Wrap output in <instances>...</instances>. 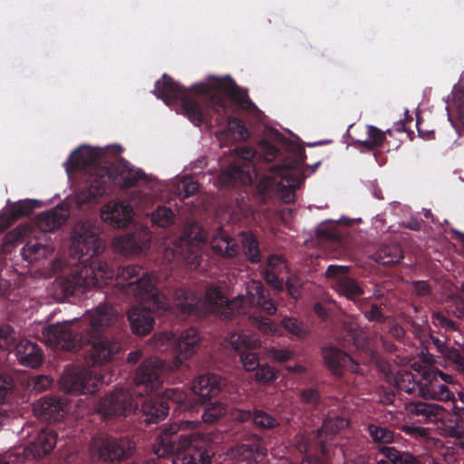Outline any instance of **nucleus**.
Here are the masks:
<instances>
[{"mask_svg":"<svg viewBox=\"0 0 464 464\" xmlns=\"http://www.w3.org/2000/svg\"><path fill=\"white\" fill-rule=\"evenodd\" d=\"M430 341L432 344L435 346L438 353L440 354L443 353V351L447 348L448 344L446 342L441 341L440 338L430 335Z\"/></svg>","mask_w":464,"mask_h":464,"instance_id":"obj_60","label":"nucleus"},{"mask_svg":"<svg viewBox=\"0 0 464 464\" xmlns=\"http://www.w3.org/2000/svg\"><path fill=\"white\" fill-rule=\"evenodd\" d=\"M154 94L167 105L179 102V111L195 126L215 121L216 125H227L229 131L239 140H246L249 132L244 122L234 116L236 106L242 110L255 107L246 90L236 84L229 76H210L208 82H198L186 88L164 73L155 82Z\"/></svg>","mask_w":464,"mask_h":464,"instance_id":"obj_1","label":"nucleus"},{"mask_svg":"<svg viewBox=\"0 0 464 464\" xmlns=\"http://www.w3.org/2000/svg\"><path fill=\"white\" fill-rule=\"evenodd\" d=\"M305 158L304 149L297 148L294 157H287L280 163L269 165L267 167L269 172L264 175L257 185L259 193L265 196L269 190L276 189L285 203L294 202L295 189L304 181L300 169Z\"/></svg>","mask_w":464,"mask_h":464,"instance_id":"obj_8","label":"nucleus"},{"mask_svg":"<svg viewBox=\"0 0 464 464\" xmlns=\"http://www.w3.org/2000/svg\"><path fill=\"white\" fill-rule=\"evenodd\" d=\"M98 153L89 146H81L73 150L67 161L64 163L68 173L84 169L95 163Z\"/></svg>","mask_w":464,"mask_h":464,"instance_id":"obj_27","label":"nucleus"},{"mask_svg":"<svg viewBox=\"0 0 464 464\" xmlns=\"http://www.w3.org/2000/svg\"><path fill=\"white\" fill-rule=\"evenodd\" d=\"M266 448L263 439L258 435H251L236 449L239 462L245 464H257L266 456Z\"/></svg>","mask_w":464,"mask_h":464,"instance_id":"obj_19","label":"nucleus"},{"mask_svg":"<svg viewBox=\"0 0 464 464\" xmlns=\"http://www.w3.org/2000/svg\"><path fill=\"white\" fill-rule=\"evenodd\" d=\"M414 287V292L419 296H426L430 293V287L429 284L425 281H414L412 283Z\"/></svg>","mask_w":464,"mask_h":464,"instance_id":"obj_54","label":"nucleus"},{"mask_svg":"<svg viewBox=\"0 0 464 464\" xmlns=\"http://www.w3.org/2000/svg\"><path fill=\"white\" fill-rule=\"evenodd\" d=\"M454 404H456L455 401H454ZM453 411H454V414L456 416L457 421H462L463 417H464V407H459L458 405H454Z\"/></svg>","mask_w":464,"mask_h":464,"instance_id":"obj_63","label":"nucleus"},{"mask_svg":"<svg viewBox=\"0 0 464 464\" xmlns=\"http://www.w3.org/2000/svg\"><path fill=\"white\" fill-rule=\"evenodd\" d=\"M132 207L121 201H110L102 211V218L114 227H127L132 219Z\"/></svg>","mask_w":464,"mask_h":464,"instance_id":"obj_23","label":"nucleus"},{"mask_svg":"<svg viewBox=\"0 0 464 464\" xmlns=\"http://www.w3.org/2000/svg\"><path fill=\"white\" fill-rule=\"evenodd\" d=\"M53 380L47 375H35L32 376L29 381V386L33 390L41 392L45 391L51 386Z\"/></svg>","mask_w":464,"mask_h":464,"instance_id":"obj_50","label":"nucleus"},{"mask_svg":"<svg viewBox=\"0 0 464 464\" xmlns=\"http://www.w3.org/2000/svg\"><path fill=\"white\" fill-rule=\"evenodd\" d=\"M35 414L48 422H57L67 413L66 400L60 397H43L34 407Z\"/></svg>","mask_w":464,"mask_h":464,"instance_id":"obj_18","label":"nucleus"},{"mask_svg":"<svg viewBox=\"0 0 464 464\" xmlns=\"http://www.w3.org/2000/svg\"><path fill=\"white\" fill-rule=\"evenodd\" d=\"M206 240L205 233L198 225H192L187 228L179 238V246L177 248L185 246L188 248V256L187 261L195 266L199 265L198 256L196 253L198 246ZM177 252L179 249L176 250Z\"/></svg>","mask_w":464,"mask_h":464,"instance_id":"obj_24","label":"nucleus"},{"mask_svg":"<svg viewBox=\"0 0 464 464\" xmlns=\"http://www.w3.org/2000/svg\"><path fill=\"white\" fill-rule=\"evenodd\" d=\"M395 384L401 392L422 399L430 394L426 384L415 380L414 374L410 371H399L394 376Z\"/></svg>","mask_w":464,"mask_h":464,"instance_id":"obj_26","label":"nucleus"},{"mask_svg":"<svg viewBox=\"0 0 464 464\" xmlns=\"http://www.w3.org/2000/svg\"><path fill=\"white\" fill-rule=\"evenodd\" d=\"M460 349L464 353V344L460 346ZM441 355L445 360L451 362L458 370L464 372V356L461 354L459 350L448 345Z\"/></svg>","mask_w":464,"mask_h":464,"instance_id":"obj_43","label":"nucleus"},{"mask_svg":"<svg viewBox=\"0 0 464 464\" xmlns=\"http://www.w3.org/2000/svg\"><path fill=\"white\" fill-rule=\"evenodd\" d=\"M283 265H284V262L280 256L272 255L267 259V268L266 269L274 270L277 266H283Z\"/></svg>","mask_w":464,"mask_h":464,"instance_id":"obj_59","label":"nucleus"},{"mask_svg":"<svg viewBox=\"0 0 464 464\" xmlns=\"http://www.w3.org/2000/svg\"><path fill=\"white\" fill-rule=\"evenodd\" d=\"M269 353L271 358L279 362H287L293 357V353L288 349L272 348Z\"/></svg>","mask_w":464,"mask_h":464,"instance_id":"obj_51","label":"nucleus"},{"mask_svg":"<svg viewBox=\"0 0 464 464\" xmlns=\"http://www.w3.org/2000/svg\"><path fill=\"white\" fill-rule=\"evenodd\" d=\"M69 212L58 206L37 216V225L44 231H53L61 227L67 220Z\"/></svg>","mask_w":464,"mask_h":464,"instance_id":"obj_28","label":"nucleus"},{"mask_svg":"<svg viewBox=\"0 0 464 464\" xmlns=\"http://www.w3.org/2000/svg\"><path fill=\"white\" fill-rule=\"evenodd\" d=\"M317 236L322 238L331 242H340L341 236L337 230V228L333 225L322 224L317 228Z\"/></svg>","mask_w":464,"mask_h":464,"instance_id":"obj_48","label":"nucleus"},{"mask_svg":"<svg viewBox=\"0 0 464 464\" xmlns=\"http://www.w3.org/2000/svg\"><path fill=\"white\" fill-rule=\"evenodd\" d=\"M256 380L258 382L267 383L276 379V372L274 368L268 365H260L256 369Z\"/></svg>","mask_w":464,"mask_h":464,"instance_id":"obj_49","label":"nucleus"},{"mask_svg":"<svg viewBox=\"0 0 464 464\" xmlns=\"http://www.w3.org/2000/svg\"><path fill=\"white\" fill-rule=\"evenodd\" d=\"M9 332V328L0 329V349L11 350L12 343L14 338L11 336Z\"/></svg>","mask_w":464,"mask_h":464,"instance_id":"obj_53","label":"nucleus"},{"mask_svg":"<svg viewBox=\"0 0 464 464\" xmlns=\"http://www.w3.org/2000/svg\"><path fill=\"white\" fill-rule=\"evenodd\" d=\"M246 290L247 296L238 295L228 300L221 289L214 285L207 287L204 298L189 290L179 288L174 293V304L184 316L216 314L224 319H231L236 314H246L249 305L260 309L267 315L276 314V304L261 282H252Z\"/></svg>","mask_w":464,"mask_h":464,"instance_id":"obj_5","label":"nucleus"},{"mask_svg":"<svg viewBox=\"0 0 464 464\" xmlns=\"http://www.w3.org/2000/svg\"><path fill=\"white\" fill-rule=\"evenodd\" d=\"M406 410L411 415L421 417V421L433 422L439 419L443 408L431 401H413L406 405Z\"/></svg>","mask_w":464,"mask_h":464,"instance_id":"obj_29","label":"nucleus"},{"mask_svg":"<svg viewBox=\"0 0 464 464\" xmlns=\"http://www.w3.org/2000/svg\"><path fill=\"white\" fill-rule=\"evenodd\" d=\"M367 135L368 139L364 140H355L354 143L366 149L367 150H373L382 146L383 142L386 140V134L391 135L392 130H387L386 131H382L379 128L367 125Z\"/></svg>","mask_w":464,"mask_h":464,"instance_id":"obj_34","label":"nucleus"},{"mask_svg":"<svg viewBox=\"0 0 464 464\" xmlns=\"http://www.w3.org/2000/svg\"><path fill=\"white\" fill-rule=\"evenodd\" d=\"M53 247L40 243L37 239L29 240L22 248L21 255L25 261L30 263L40 258H45L52 255Z\"/></svg>","mask_w":464,"mask_h":464,"instance_id":"obj_33","label":"nucleus"},{"mask_svg":"<svg viewBox=\"0 0 464 464\" xmlns=\"http://www.w3.org/2000/svg\"><path fill=\"white\" fill-rule=\"evenodd\" d=\"M348 424V420L340 416H329L324 420L322 428L316 433L318 447L323 453L325 451V440L347 427Z\"/></svg>","mask_w":464,"mask_h":464,"instance_id":"obj_30","label":"nucleus"},{"mask_svg":"<svg viewBox=\"0 0 464 464\" xmlns=\"http://www.w3.org/2000/svg\"><path fill=\"white\" fill-rule=\"evenodd\" d=\"M404 226L413 231L420 229V223L418 220L412 219L404 224Z\"/></svg>","mask_w":464,"mask_h":464,"instance_id":"obj_64","label":"nucleus"},{"mask_svg":"<svg viewBox=\"0 0 464 464\" xmlns=\"http://www.w3.org/2000/svg\"><path fill=\"white\" fill-rule=\"evenodd\" d=\"M349 267L344 266L330 265L325 272L328 278L333 279V287L340 295L345 296L348 300L357 303L361 301V296L364 294L362 287L359 283L349 275ZM368 298L362 300L366 303Z\"/></svg>","mask_w":464,"mask_h":464,"instance_id":"obj_13","label":"nucleus"},{"mask_svg":"<svg viewBox=\"0 0 464 464\" xmlns=\"http://www.w3.org/2000/svg\"><path fill=\"white\" fill-rule=\"evenodd\" d=\"M58 440V434L52 428L42 429L34 440L23 450L26 456L32 455L34 458H43L51 453L55 447Z\"/></svg>","mask_w":464,"mask_h":464,"instance_id":"obj_22","label":"nucleus"},{"mask_svg":"<svg viewBox=\"0 0 464 464\" xmlns=\"http://www.w3.org/2000/svg\"><path fill=\"white\" fill-rule=\"evenodd\" d=\"M382 345L384 349L389 353H394L397 351V346L392 341L386 338L382 339Z\"/></svg>","mask_w":464,"mask_h":464,"instance_id":"obj_62","label":"nucleus"},{"mask_svg":"<svg viewBox=\"0 0 464 464\" xmlns=\"http://www.w3.org/2000/svg\"><path fill=\"white\" fill-rule=\"evenodd\" d=\"M103 377L89 370L68 371L62 376L65 392L72 394H93L103 383Z\"/></svg>","mask_w":464,"mask_h":464,"instance_id":"obj_12","label":"nucleus"},{"mask_svg":"<svg viewBox=\"0 0 464 464\" xmlns=\"http://www.w3.org/2000/svg\"><path fill=\"white\" fill-rule=\"evenodd\" d=\"M226 380L216 373H205L197 376L191 385L193 392L202 402L218 396L226 387Z\"/></svg>","mask_w":464,"mask_h":464,"instance_id":"obj_17","label":"nucleus"},{"mask_svg":"<svg viewBox=\"0 0 464 464\" xmlns=\"http://www.w3.org/2000/svg\"><path fill=\"white\" fill-rule=\"evenodd\" d=\"M35 207L36 201L29 199L14 203L9 208L10 222L16 221L21 218L29 217Z\"/></svg>","mask_w":464,"mask_h":464,"instance_id":"obj_38","label":"nucleus"},{"mask_svg":"<svg viewBox=\"0 0 464 464\" xmlns=\"http://www.w3.org/2000/svg\"><path fill=\"white\" fill-rule=\"evenodd\" d=\"M386 304L383 302L370 303L369 308L362 310V314L369 322L382 324L387 319V316L383 313Z\"/></svg>","mask_w":464,"mask_h":464,"instance_id":"obj_42","label":"nucleus"},{"mask_svg":"<svg viewBox=\"0 0 464 464\" xmlns=\"http://www.w3.org/2000/svg\"><path fill=\"white\" fill-rule=\"evenodd\" d=\"M227 412V405L219 401L207 403L202 413L205 423L214 424L220 420Z\"/></svg>","mask_w":464,"mask_h":464,"instance_id":"obj_37","label":"nucleus"},{"mask_svg":"<svg viewBox=\"0 0 464 464\" xmlns=\"http://www.w3.org/2000/svg\"><path fill=\"white\" fill-rule=\"evenodd\" d=\"M114 306L100 304L81 319L50 324L42 331L45 343L57 349L76 352L85 345V362L89 366L102 365L115 358L121 351L119 343L100 336V333L117 321Z\"/></svg>","mask_w":464,"mask_h":464,"instance_id":"obj_3","label":"nucleus"},{"mask_svg":"<svg viewBox=\"0 0 464 464\" xmlns=\"http://www.w3.org/2000/svg\"><path fill=\"white\" fill-rule=\"evenodd\" d=\"M252 423L256 429L262 432H274L280 426V421L276 416L261 409L254 410Z\"/></svg>","mask_w":464,"mask_h":464,"instance_id":"obj_35","label":"nucleus"},{"mask_svg":"<svg viewBox=\"0 0 464 464\" xmlns=\"http://www.w3.org/2000/svg\"><path fill=\"white\" fill-rule=\"evenodd\" d=\"M150 232L147 229H140L118 237L114 241V246L124 255L139 254L150 247Z\"/></svg>","mask_w":464,"mask_h":464,"instance_id":"obj_20","label":"nucleus"},{"mask_svg":"<svg viewBox=\"0 0 464 464\" xmlns=\"http://www.w3.org/2000/svg\"><path fill=\"white\" fill-rule=\"evenodd\" d=\"M165 378L164 362L158 357L145 360L139 367L134 379L135 385L142 391L130 392L118 388L109 395L101 399L97 405L98 412L104 416H127L130 413L139 415L141 422L147 425L158 423L164 420L171 407L182 402L185 393L179 389L166 390L162 395L150 398L134 399V394L140 397L158 390Z\"/></svg>","mask_w":464,"mask_h":464,"instance_id":"obj_2","label":"nucleus"},{"mask_svg":"<svg viewBox=\"0 0 464 464\" xmlns=\"http://www.w3.org/2000/svg\"><path fill=\"white\" fill-rule=\"evenodd\" d=\"M254 325L266 334L278 335L283 327L289 334L297 337H304L307 334V330L304 324L294 317H285L281 321V324L274 323L270 318L261 315L251 316Z\"/></svg>","mask_w":464,"mask_h":464,"instance_id":"obj_16","label":"nucleus"},{"mask_svg":"<svg viewBox=\"0 0 464 464\" xmlns=\"http://www.w3.org/2000/svg\"><path fill=\"white\" fill-rule=\"evenodd\" d=\"M144 178L145 174L140 169H135L127 160H121L108 168L92 171L85 187L76 193L75 203L79 208H83L85 205L96 203L98 198L112 188V185L132 188Z\"/></svg>","mask_w":464,"mask_h":464,"instance_id":"obj_7","label":"nucleus"},{"mask_svg":"<svg viewBox=\"0 0 464 464\" xmlns=\"http://www.w3.org/2000/svg\"><path fill=\"white\" fill-rule=\"evenodd\" d=\"M389 334L392 338L401 341L405 335V330L398 324H395L390 328Z\"/></svg>","mask_w":464,"mask_h":464,"instance_id":"obj_56","label":"nucleus"},{"mask_svg":"<svg viewBox=\"0 0 464 464\" xmlns=\"http://www.w3.org/2000/svg\"><path fill=\"white\" fill-rule=\"evenodd\" d=\"M14 353L19 363L25 367L35 368L44 359L41 348L27 339L18 342L14 347Z\"/></svg>","mask_w":464,"mask_h":464,"instance_id":"obj_25","label":"nucleus"},{"mask_svg":"<svg viewBox=\"0 0 464 464\" xmlns=\"http://www.w3.org/2000/svg\"><path fill=\"white\" fill-rule=\"evenodd\" d=\"M312 440H317L316 435L300 432L293 438V444L299 452L306 453L313 448Z\"/></svg>","mask_w":464,"mask_h":464,"instance_id":"obj_45","label":"nucleus"},{"mask_svg":"<svg viewBox=\"0 0 464 464\" xmlns=\"http://www.w3.org/2000/svg\"><path fill=\"white\" fill-rule=\"evenodd\" d=\"M105 248L98 228L89 220L78 221L72 229L70 256L80 267L71 276L56 279V289L65 297L82 295L92 287L111 284L115 273L100 255Z\"/></svg>","mask_w":464,"mask_h":464,"instance_id":"obj_4","label":"nucleus"},{"mask_svg":"<svg viewBox=\"0 0 464 464\" xmlns=\"http://www.w3.org/2000/svg\"><path fill=\"white\" fill-rule=\"evenodd\" d=\"M431 320L434 326L442 328L445 332L459 331V324L455 321L448 318L441 312H433L431 314Z\"/></svg>","mask_w":464,"mask_h":464,"instance_id":"obj_44","label":"nucleus"},{"mask_svg":"<svg viewBox=\"0 0 464 464\" xmlns=\"http://www.w3.org/2000/svg\"><path fill=\"white\" fill-rule=\"evenodd\" d=\"M200 341L196 328L189 327L183 330L173 343L176 361L181 363L183 360L191 357L198 349Z\"/></svg>","mask_w":464,"mask_h":464,"instance_id":"obj_21","label":"nucleus"},{"mask_svg":"<svg viewBox=\"0 0 464 464\" xmlns=\"http://www.w3.org/2000/svg\"><path fill=\"white\" fill-rule=\"evenodd\" d=\"M367 431L372 440L378 444H390L395 439L394 432L387 427L372 423L368 425Z\"/></svg>","mask_w":464,"mask_h":464,"instance_id":"obj_39","label":"nucleus"},{"mask_svg":"<svg viewBox=\"0 0 464 464\" xmlns=\"http://www.w3.org/2000/svg\"><path fill=\"white\" fill-rule=\"evenodd\" d=\"M402 257V249L397 243L383 245L372 255V259L383 266L398 264Z\"/></svg>","mask_w":464,"mask_h":464,"instance_id":"obj_32","label":"nucleus"},{"mask_svg":"<svg viewBox=\"0 0 464 464\" xmlns=\"http://www.w3.org/2000/svg\"><path fill=\"white\" fill-rule=\"evenodd\" d=\"M266 278L268 283L277 287L282 285V280L276 275V273L271 269L266 270Z\"/></svg>","mask_w":464,"mask_h":464,"instance_id":"obj_57","label":"nucleus"},{"mask_svg":"<svg viewBox=\"0 0 464 464\" xmlns=\"http://www.w3.org/2000/svg\"><path fill=\"white\" fill-rule=\"evenodd\" d=\"M174 218L173 211L165 206L158 207L151 213V222L159 227H166L172 224Z\"/></svg>","mask_w":464,"mask_h":464,"instance_id":"obj_41","label":"nucleus"},{"mask_svg":"<svg viewBox=\"0 0 464 464\" xmlns=\"http://www.w3.org/2000/svg\"><path fill=\"white\" fill-rule=\"evenodd\" d=\"M116 280L124 294L140 303L127 314L132 333L147 335L153 329L154 314L162 315L171 310L169 298L157 288L156 276L139 265L119 267Z\"/></svg>","mask_w":464,"mask_h":464,"instance_id":"obj_6","label":"nucleus"},{"mask_svg":"<svg viewBox=\"0 0 464 464\" xmlns=\"http://www.w3.org/2000/svg\"><path fill=\"white\" fill-rule=\"evenodd\" d=\"M260 150L258 152L247 146L234 149V161L222 171L220 182L226 186L251 184L258 176L257 161L262 159L270 164L279 155L278 149L268 141H262Z\"/></svg>","mask_w":464,"mask_h":464,"instance_id":"obj_9","label":"nucleus"},{"mask_svg":"<svg viewBox=\"0 0 464 464\" xmlns=\"http://www.w3.org/2000/svg\"><path fill=\"white\" fill-rule=\"evenodd\" d=\"M227 340L232 348L238 353L240 362L246 371H254L259 366V356L256 350L261 346V342L257 338L232 333Z\"/></svg>","mask_w":464,"mask_h":464,"instance_id":"obj_14","label":"nucleus"},{"mask_svg":"<svg viewBox=\"0 0 464 464\" xmlns=\"http://www.w3.org/2000/svg\"><path fill=\"white\" fill-rule=\"evenodd\" d=\"M300 464H325L324 460L319 456L304 455Z\"/></svg>","mask_w":464,"mask_h":464,"instance_id":"obj_58","label":"nucleus"},{"mask_svg":"<svg viewBox=\"0 0 464 464\" xmlns=\"http://www.w3.org/2000/svg\"><path fill=\"white\" fill-rule=\"evenodd\" d=\"M427 388L429 389L430 394L426 396V399L434 398L440 401H450L454 398V394L445 384L436 385L430 383Z\"/></svg>","mask_w":464,"mask_h":464,"instance_id":"obj_46","label":"nucleus"},{"mask_svg":"<svg viewBox=\"0 0 464 464\" xmlns=\"http://www.w3.org/2000/svg\"><path fill=\"white\" fill-rule=\"evenodd\" d=\"M453 304L454 307L452 308L453 314L458 318H463L464 317V300L459 297L456 296L453 298Z\"/></svg>","mask_w":464,"mask_h":464,"instance_id":"obj_55","label":"nucleus"},{"mask_svg":"<svg viewBox=\"0 0 464 464\" xmlns=\"http://www.w3.org/2000/svg\"><path fill=\"white\" fill-rule=\"evenodd\" d=\"M241 246L237 240L231 237L222 227L212 235L210 246L215 255L233 258L237 256L242 248L246 259L252 264L261 261L259 241L252 232L242 231L239 234Z\"/></svg>","mask_w":464,"mask_h":464,"instance_id":"obj_11","label":"nucleus"},{"mask_svg":"<svg viewBox=\"0 0 464 464\" xmlns=\"http://www.w3.org/2000/svg\"><path fill=\"white\" fill-rule=\"evenodd\" d=\"M135 451L136 443L128 436L96 435L89 446L92 460L102 464H121L130 459Z\"/></svg>","mask_w":464,"mask_h":464,"instance_id":"obj_10","label":"nucleus"},{"mask_svg":"<svg viewBox=\"0 0 464 464\" xmlns=\"http://www.w3.org/2000/svg\"><path fill=\"white\" fill-rule=\"evenodd\" d=\"M379 451L392 464H421L414 455L408 451H400L394 447L382 446Z\"/></svg>","mask_w":464,"mask_h":464,"instance_id":"obj_36","label":"nucleus"},{"mask_svg":"<svg viewBox=\"0 0 464 464\" xmlns=\"http://www.w3.org/2000/svg\"><path fill=\"white\" fill-rule=\"evenodd\" d=\"M142 353L140 350L132 351L128 354V362L135 364L141 358Z\"/></svg>","mask_w":464,"mask_h":464,"instance_id":"obj_61","label":"nucleus"},{"mask_svg":"<svg viewBox=\"0 0 464 464\" xmlns=\"http://www.w3.org/2000/svg\"><path fill=\"white\" fill-rule=\"evenodd\" d=\"M299 398L302 403L315 408L320 403L321 395L314 388H304L300 390Z\"/></svg>","mask_w":464,"mask_h":464,"instance_id":"obj_47","label":"nucleus"},{"mask_svg":"<svg viewBox=\"0 0 464 464\" xmlns=\"http://www.w3.org/2000/svg\"><path fill=\"white\" fill-rule=\"evenodd\" d=\"M254 411L235 409L231 411V417L238 422L253 421Z\"/></svg>","mask_w":464,"mask_h":464,"instance_id":"obj_52","label":"nucleus"},{"mask_svg":"<svg viewBox=\"0 0 464 464\" xmlns=\"http://www.w3.org/2000/svg\"><path fill=\"white\" fill-rule=\"evenodd\" d=\"M198 191V183L189 176H185L179 179L173 188V193L182 199L194 196Z\"/></svg>","mask_w":464,"mask_h":464,"instance_id":"obj_40","label":"nucleus"},{"mask_svg":"<svg viewBox=\"0 0 464 464\" xmlns=\"http://www.w3.org/2000/svg\"><path fill=\"white\" fill-rule=\"evenodd\" d=\"M340 339L343 345H353L356 349H363L365 346V334L363 331L354 323L343 324Z\"/></svg>","mask_w":464,"mask_h":464,"instance_id":"obj_31","label":"nucleus"},{"mask_svg":"<svg viewBox=\"0 0 464 464\" xmlns=\"http://www.w3.org/2000/svg\"><path fill=\"white\" fill-rule=\"evenodd\" d=\"M325 367L335 377H342L344 372H359V364L346 352L335 346H324L321 351Z\"/></svg>","mask_w":464,"mask_h":464,"instance_id":"obj_15","label":"nucleus"}]
</instances>
